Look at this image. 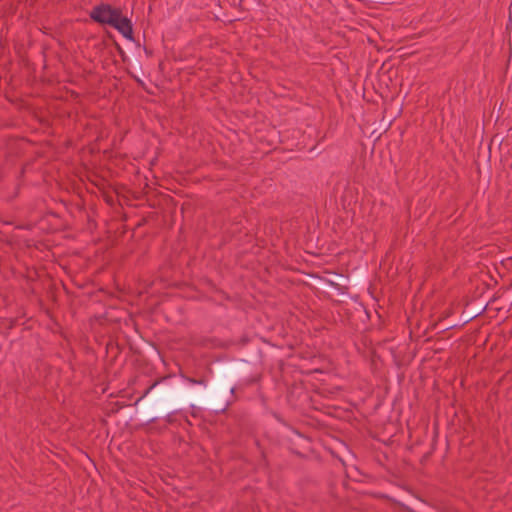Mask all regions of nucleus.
<instances>
[{"instance_id": "f257e3e1", "label": "nucleus", "mask_w": 512, "mask_h": 512, "mask_svg": "<svg viewBox=\"0 0 512 512\" xmlns=\"http://www.w3.org/2000/svg\"><path fill=\"white\" fill-rule=\"evenodd\" d=\"M120 13V10L113 9L111 6L102 4L95 7L90 16L92 19L99 23L112 25L114 21H116L117 15Z\"/></svg>"}, {"instance_id": "f03ea898", "label": "nucleus", "mask_w": 512, "mask_h": 512, "mask_svg": "<svg viewBox=\"0 0 512 512\" xmlns=\"http://www.w3.org/2000/svg\"><path fill=\"white\" fill-rule=\"evenodd\" d=\"M115 20L111 26L117 29L126 39L132 40L133 28L131 21L127 17L122 16L121 12Z\"/></svg>"}]
</instances>
